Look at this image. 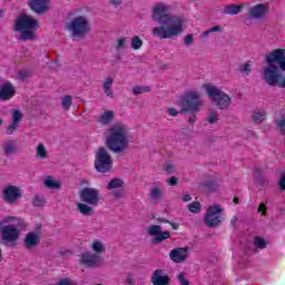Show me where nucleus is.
<instances>
[{
    "label": "nucleus",
    "mask_w": 285,
    "mask_h": 285,
    "mask_svg": "<svg viewBox=\"0 0 285 285\" xmlns=\"http://www.w3.org/2000/svg\"><path fill=\"white\" fill-rule=\"evenodd\" d=\"M168 9L164 4H157L153 8L151 19L160 23L151 30V35L157 39H173L184 32V20L177 16L166 13Z\"/></svg>",
    "instance_id": "obj_1"
},
{
    "label": "nucleus",
    "mask_w": 285,
    "mask_h": 285,
    "mask_svg": "<svg viewBox=\"0 0 285 285\" xmlns=\"http://www.w3.org/2000/svg\"><path fill=\"white\" fill-rule=\"evenodd\" d=\"M265 61L267 66L263 69V79L267 86L285 88V76L279 71L281 68L285 72V49L278 48L266 53ZM275 63H278L279 68Z\"/></svg>",
    "instance_id": "obj_2"
},
{
    "label": "nucleus",
    "mask_w": 285,
    "mask_h": 285,
    "mask_svg": "<svg viewBox=\"0 0 285 285\" xmlns=\"http://www.w3.org/2000/svg\"><path fill=\"white\" fill-rule=\"evenodd\" d=\"M129 144L126 126L116 124L107 129L106 146L114 155H124Z\"/></svg>",
    "instance_id": "obj_3"
},
{
    "label": "nucleus",
    "mask_w": 285,
    "mask_h": 285,
    "mask_svg": "<svg viewBox=\"0 0 285 285\" xmlns=\"http://www.w3.org/2000/svg\"><path fill=\"white\" fill-rule=\"evenodd\" d=\"M28 228V223L23 219H19L16 225H4L0 227V233L3 242L11 244V246H17V240L21 235V230Z\"/></svg>",
    "instance_id": "obj_4"
},
{
    "label": "nucleus",
    "mask_w": 285,
    "mask_h": 285,
    "mask_svg": "<svg viewBox=\"0 0 285 285\" xmlns=\"http://www.w3.org/2000/svg\"><path fill=\"white\" fill-rule=\"evenodd\" d=\"M205 91L207 92L209 99L219 108L220 110H226L232 104V98L226 92L222 91L214 85H204Z\"/></svg>",
    "instance_id": "obj_5"
},
{
    "label": "nucleus",
    "mask_w": 285,
    "mask_h": 285,
    "mask_svg": "<svg viewBox=\"0 0 285 285\" xmlns=\"http://www.w3.org/2000/svg\"><path fill=\"white\" fill-rule=\"evenodd\" d=\"M179 106H181V112H190V115H197L202 108V98L199 92L189 91L184 95L181 100L179 101Z\"/></svg>",
    "instance_id": "obj_6"
},
{
    "label": "nucleus",
    "mask_w": 285,
    "mask_h": 285,
    "mask_svg": "<svg viewBox=\"0 0 285 285\" xmlns=\"http://www.w3.org/2000/svg\"><path fill=\"white\" fill-rule=\"evenodd\" d=\"M94 166L97 173H110L112 170V157L105 147H99L95 154Z\"/></svg>",
    "instance_id": "obj_7"
},
{
    "label": "nucleus",
    "mask_w": 285,
    "mask_h": 285,
    "mask_svg": "<svg viewBox=\"0 0 285 285\" xmlns=\"http://www.w3.org/2000/svg\"><path fill=\"white\" fill-rule=\"evenodd\" d=\"M67 30L71 32L72 37L83 38L90 32V23L86 17L79 16L67 24Z\"/></svg>",
    "instance_id": "obj_8"
},
{
    "label": "nucleus",
    "mask_w": 285,
    "mask_h": 285,
    "mask_svg": "<svg viewBox=\"0 0 285 285\" xmlns=\"http://www.w3.org/2000/svg\"><path fill=\"white\" fill-rule=\"evenodd\" d=\"M224 209L219 205L209 206L204 217L205 225L208 228H217L222 225L224 220Z\"/></svg>",
    "instance_id": "obj_9"
},
{
    "label": "nucleus",
    "mask_w": 285,
    "mask_h": 285,
    "mask_svg": "<svg viewBox=\"0 0 285 285\" xmlns=\"http://www.w3.org/2000/svg\"><path fill=\"white\" fill-rule=\"evenodd\" d=\"M79 197L83 204L99 206L101 199H104V194L97 188L85 187L80 190Z\"/></svg>",
    "instance_id": "obj_10"
},
{
    "label": "nucleus",
    "mask_w": 285,
    "mask_h": 285,
    "mask_svg": "<svg viewBox=\"0 0 285 285\" xmlns=\"http://www.w3.org/2000/svg\"><path fill=\"white\" fill-rule=\"evenodd\" d=\"M16 30H39V20L29 14L20 16L16 21Z\"/></svg>",
    "instance_id": "obj_11"
},
{
    "label": "nucleus",
    "mask_w": 285,
    "mask_h": 285,
    "mask_svg": "<svg viewBox=\"0 0 285 285\" xmlns=\"http://www.w3.org/2000/svg\"><path fill=\"white\" fill-rule=\"evenodd\" d=\"M104 262L101 255L91 253V252H83L80 255V264L82 266H87V268H95L99 266Z\"/></svg>",
    "instance_id": "obj_12"
},
{
    "label": "nucleus",
    "mask_w": 285,
    "mask_h": 285,
    "mask_svg": "<svg viewBox=\"0 0 285 285\" xmlns=\"http://www.w3.org/2000/svg\"><path fill=\"white\" fill-rule=\"evenodd\" d=\"M2 198L6 204H17L21 199V189L14 185H10L2 191Z\"/></svg>",
    "instance_id": "obj_13"
},
{
    "label": "nucleus",
    "mask_w": 285,
    "mask_h": 285,
    "mask_svg": "<svg viewBox=\"0 0 285 285\" xmlns=\"http://www.w3.org/2000/svg\"><path fill=\"white\" fill-rule=\"evenodd\" d=\"M148 235L154 237V244H161V242H166V239H170V232L161 230V226L151 225L148 227Z\"/></svg>",
    "instance_id": "obj_14"
},
{
    "label": "nucleus",
    "mask_w": 285,
    "mask_h": 285,
    "mask_svg": "<svg viewBox=\"0 0 285 285\" xmlns=\"http://www.w3.org/2000/svg\"><path fill=\"white\" fill-rule=\"evenodd\" d=\"M271 6L268 3H259L249 9L248 16L250 19H264L268 14Z\"/></svg>",
    "instance_id": "obj_15"
},
{
    "label": "nucleus",
    "mask_w": 285,
    "mask_h": 285,
    "mask_svg": "<svg viewBox=\"0 0 285 285\" xmlns=\"http://www.w3.org/2000/svg\"><path fill=\"white\" fill-rule=\"evenodd\" d=\"M14 95H17V90L12 82L7 81L0 87V101H10Z\"/></svg>",
    "instance_id": "obj_16"
},
{
    "label": "nucleus",
    "mask_w": 285,
    "mask_h": 285,
    "mask_svg": "<svg viewBox=\"0 0 285 285\" xmlns=\"http://www.w3.org/2000/svg\"><path fill=\"white\" fill-rule=\"evenodd\" d=\"M48 0H29L28 6L36 14H46L48 12Z\"/></svg>",
    "instance_id": "obj_17"
},
{
    "label": "nucleus",
    "mask_w": 285,
    "mask_h": 285,
    "mask_svg": "<svg viewBox=\"0 0 285 285\" xmlns=\"http://www.w3.org/2000/svg\"><path fill=\"white\" fill-rule=\"evenodd\" d=\"M39 244H41V238L39 237V234L35 233V232H29L23 240V245L26 250H32L35 248H37V246H39Z\"/></svg>",
    "instance_id": "obj_18"
},
{
    "label": "nucleus",
    "mask_w": 285,
    "mask_h": 285,
    "mask_svg": "<svg viewBox=\"0 0 285 285\" xmlns=\"http://www.w3.org/2000/svg\"><path fill=\"white\" fill-rule=\"evenodd\" d=\"M169 257L171 261L175 262V264H181L184 262H186L187 257H188V248L187 247H177L174 248L170 253H169Z\"/></svg>",
    "instance_id": "obj_19"
},
{
    "label": "nucleus",
    "mask_w": 285,
    "mask_h": 285,
    "mask_svg": "<svg viewBox=\"0 0 285 285\" xmlns=\"http://www.w3.org/2000/svg\"><path fill=\"white\" fill-rule=\"evenodd\" d=\"M153 285H170V276L164 275V269H156L151 274Z\"/></svg>",
    "instance_id": "obj_20"
},
{
    "label": "nucleus",
    "mask_w": 285,
    "mask_h": 285,
    "mask_svg": "<svg viewBox=\"0 0 285 285\" xmlns=\"http://www.w3.org/2000/svg\"><path fill=\"white\" fill-rule=\"evenodd\" d=\"M1 148L7 157H12V155H17V141H14L13 139L6 140L1 145Z\"/></svg>",
    "instance_id": "obj_21"
},
{
    "label": "nucleus",
    "mask_w": 285,
    "mask_h": 285,
    "mask_svg": "<svg viewBox=\"0 0 285 285\" xmlns=\"http://www.w3.org/2000/svg\"><path fill=\"white\" fill-rule=\"evenodd\" d=\"M77 208L78 213H80V215H83L85 217H92V215H95V208H92V205H89L87 203H78Z\"/></svg>",
    "instance_id": "obj_22"
},
{
    "label": "nucleus",
    "mask_w": 285,
    "mask_h": 285,
    "mask_svg": "<svg viewBox=\"0 0 285 285\" xmlns=\"http://www.w3.org/2000/svg\"><path fill=\"white\" fill-rule=\"evenodd\" d=\"M253 66H255V62H253L252 60H248L239 65L238 71L240 72V75H243V77H248L250 72H253Z\"/></svg>",
    "instance_id": "obj_23"
},
{
    "label": "nucleus",
    "mask_w": 285,
    "mask_h": 285,
    "mask_svg": "<svg viewBox=\"0 0 285 285\" xmlns=\"http://www.w3.org/2000/svg\"><path fill=\"white\" fill-rule=\"evenodd\" d=\"M148 197H149V202L157 204V202H159V199L164 197V193L159 187H154L151 188Z\"/></svg>",
    "instance_id": "obj_24"
},
{
    "label": "nucleus",
    "mask_w": 285,
    "mask_h": 285,
    "mask_svg": "<svg viewBox=\"0 0 285 285\" xmlns=\"http://www.w3.org/2000/svg\"><path fill=\"white\" fill-rule=\"evenodd\" d=\"M242 10H244V6L242 4H229L227 7H225L224 9V14H239V12H242Z\"/></svg>",
    "instance_id": "obj_25"
},
{
    "label": "nucleus",
    "mask_w": 285,
    "mask_h": 285,
    "mask_svg": "<svg viewBox=\"0 0 285 285\" xmlns=\"http://www.w3.org/2000/svg\"><path fill=\"white\" fill-rule=\"evenodd\" d=\"M115 82V80L111 77H108L105 79L104 83H102V88L105 91V95L107 97H114L112 94V83Z\"/></svg>",
    "instance_id": "obj_26"
},
{
    "label": "nucleus",
    "mask_w": 285,
    "mask_h": 285,
    "mask_svg": "<svg viewBox=\"0 0 285 285\" xmlns=\"http://www.w3.org/2000/svg\"><path fill=\"white\" fill-rule=\"evenodd\" d=\"M112 119H115V112L107 110L100 116L98 121L99 124H102V126H106L107 124H110Z\"/></svg>",
    "instance_id": "obj_27"
},
{
    "label": "nucleus",
    "mask_w": 285,
    "mask_h": 285,
    "mask_svg": "<svg viewBox=\"0 0 285 285\" xmlns=\"http://www.w3.org/2000/svg\"><path fill=\"white\" fill-rule=\"evenodd\" d=\"M91 249L95 252L94 255H104L106 253V246L100 240H95L91 244Z\"/></svg>",
    "instance_id": "obj_28"
},
{
    "label": "nucleus",
    "mask_w": 285,
    "mask_h": 285,
    "mask_svg": "<svg viewBox=\"0 0 285 285\" xmlns=\"http://www.w3.org/2000/svg\"><path fill=\"white\" fill-rule=\"evenodd\" d=\"M124 179L121 178H114L107 185V190H115L117 188H124Z\"/></svg>",
    "instance_id": "obj_29"
},
{
    "label": "nucleus",
    "mask_w": 285,
    "mask_h": 285,
    "mask_svg": "<svg viewBox=\"0 0 285 285\" xmlns=\"http://www.w3.org/2000/svg\"><path fill=\"white\" fill-rule=\"evenodd\" d=\"M45 186L47 188H50V190H59V188H61V184H59L58 181H56L55 179H52V177L48 176L45 179Z\"/></svg>",
    "instance_id": "obj_30"
},
{
    "label": "nucleus",
    "mask_w": 285,
    "mask_h": 285,
    "mask_svg": "<svg viewBox=\"0 0 285 285\" xmlns=\"http://www.w3.org/2000/svg\"><path fill=\"white\" fill-rule=\"evenodd\" d=\"M253 244H254L255 248H259L261 250H264V248H266L268 243L266 242V239H264V237L255 236Z\"/></svg>",
    "instance_id": "obj_31"
},
{
    "label": "nucleus",
    "mask_w": 285,
    "mask_h": 285,
    "mask_svg": "<svg viewBox=\"0 0 285 285\" xmlns=\"http://www.w3.org/2000/svg\"><path fill=\"white\" fill-rule=\"evenodd\" d=\"M20 32L22 41H35V32H32V29H22Z\"/></svg>",
    "instance_id": "obj_32"
},
{
    "label": "nucleus",
    "mask_w": 285,
    "mask_h": 285,
    "mask_svg": "<svg viewBox=\"0 0 285 285\" xmlns=\"http://www.w3.org/2000/svg\"><path fill=\"white\" fill-rule=\"evenodd\" d=\"M36 155L39 159L48 158V150L46 149V146H43V144L38 145Z\"/></svg>",
    "instance_id": "obj_33"
},
{
    "label": "nucleus",
    "mask_w": 285,
    "mask_h": 285,
    "mask_svg": "<svg viewBox=\"0 0 285 285\" xmlns=\"http://www.w3.org/2000/svg\"><path fill=\"white\" fill-rule=\"evenodd\" d=\"M141 46H144V40H141V38H139V36H134L131 38V49L140 50Z\"/></svg>",
    "instance_id": "obj_34"
},
{
    "label": "nucleus",
    "mask_w": 285,
    "mask_h": 285,
    "mask_svg": "<svg viewBox=\"0 0 285 285\" xmlns=\"http://www.w3.org/2000/svg\"><path fill=\"white\" fill-rule=\"evenodd\" d=\"M144 92H150V86H137L132 88V94L137 97V95H144Z\"/></svg>",
    "instance_id": "obj_35"
},
{
    "label": "nucleus",
    "mask_w": 285,
    "mask_h": 285,
    "mask_svg": "<svg viewBox=\"0 0 285 285\" xmlns=\"http://www.w3.org/2000/svg\"><path fill=\"white\" fill-rule=\"evenodd\" d=\"M21 119H23V112L19 110H13L12 112V124H16L19 126L21 124Z\"/></svg>",
    "instance_id": "obj_36"
},
{
    "label": "nucleus",
    "mask_w": 285,
    "mask_h": 285,
    "mask_svg": "<svg viewBox=\"0 0 285 285\" xmlns=\"http://www.w3.org/2000/svg\"><path fill=\"white\" fill-rule=\"evenodd\" d=\"M61 106L63 110H70V106H72V97L71 96H65L62 98Z\"/></svg>",
    "instance_id": "obj_37"
},
{
    "label": "nucleus",
    "mask_w": 285,
    "mask_h": 285,
    "mask_svg": "<svg viewBox=\"0 0 285 285\" xmlns=\"http://www.w3.org/2000/svg\"><path fill=\"white\" fill-rule=\"evenodd\" d=\"M266 118V112H255L252 116V119L254 121V124H262V121H264V119Z\"/></svg>",
    "instance_id": "obj_38"
},
{
    "label": "nucleus",
    "mask_w": 285,
    "mask_h": 285,
    "mask_svg": "<svg viewBox=\"0 0 285 285\" xmlns=\"http://www.w3.org/2000/svg\"><path fill=\"white\" fill-rule=\"evenodd\" d=\"M190 213H199L202 210V204L199 202H194L187 206Z\"/></svg>",
    "instance_id": "obj_39"
},
{
    "label": "nucleus",
    "mask_w": 285,
    "mask_h": 285,
    "mask_svg": "<svg viewBox=\"0 0 285 285\" xmlns=\"http://www.w3.org/2000/svg\"><path fill=\"white\" fill-rule=\"evenodd\" d=\"M219 119V115L217 114V111H209L208 117H207V121L208 124H215L216 121H218Z\"/></svg>",
    "instance_id": "obj_40"
},
{
    "label": "nucleus",
    "mask_w": 285,
    "mask_h": 285,
    "mask_svg": "<svg viewBox=\"0 0 285 285\" xmlns=\"http://www.w3.org/2000/svg\"><path fill=\"white\" fill-rule=\"evenodd\" d=\"M45 204H46V199H43V197L35 196L32 200V205L36 206V208H41V206H43Z\"/></svg>",
    "instance_id": "obj_41"
},
{
    "label": "nucleus",
    "mask_w": 285,
    "mask_h": 285,
    "mask_svg": "<svg viewBox=\"0 0 285 285\" xmlns=\"http://www.w3.org/2000/svg\"><path fill=\"white\" fill-rule=\"evenodd\" d=\"M18 128L19 125H17L16 122H11L6 129V135H14V130H17Z\"/></svg>",
    "instance_id": "obj_42"
},
{
    "label": "nucleus",
    "mask_w": 285,
    "mask_h": 285,
    "mask_svg": "<svg viewBox=\"0 0 285 285\" xmlns=\"http://www.w3.org/2000/svg\"><path fill=\"white\" fill-rule=\"evenodd\" d=\"M257 212L261 213V215H262L263 217H266V215H268V207H266V204L261 203V204L258 205V210H257Z\"/></svg>",
    "instance_id": "obj_43"
},
{
    "label": "nucleus",
    "mask_w": 285,
    "mask_h": 285,
    "mask_svg": "<svg viewBox=\"0 0 285 285\" xmlns=\"http://www.w3.org/2000/svg\"><path fill=\"white\" fill-rule=\"evenodd\" d=\"M164 170H165V173H167V175H173V173H175V165H173L170 163H166L164 165Z\"/></svg>",
    "instance_id": "obj_44"
},
{
    "label": "nucleus",
    "mask_w": 285,
    "mask_h": 285,
    "mask_svg": "<svg viewBox=\"0 0 285 285\" xmlns=\"http://www.w3.org/2000/svg\"><path fill=\"white\" fill-rule=\"evenodd\" d=\"M178 282L180 283V285H190V282L186 279V274L184 273L178 274Z\"/></svg>",
    "instance_id": "obj_45"
},
{
    "label": "nucleus",
    "mask_w": 285,
    "mask_h": 285,
    "mask_svg": "<svg viewBox=\"0 0 285 285\" xmlns=\"http://www.w3.org/2000/svg\"><path fill=\"white\" fill-rule=\"evenodd\" d=\"M126 48V38H120L117 40V49L121 50Z\"/></svg>",
    "instance_id": "obj_46"
},
{
    "label": "nucleus",
    "mask_w": 285,
    "mask_h": 285,
    "mask_svg": "<svg viewBox=\"0 0 285 285\" xmlns=\"http://www.w3.org/2000/svg\"><path fill=\"white\" fill-rule=\"evenodd\" d=\"M167 184L168 186H177V184H179V178L178 177H170L168 180H167Z\"/></svg>",
    "instance_id": "obj_47"
},
{
    "label": "nucleus",
    "mask_w": 285,
    "mask_h": 285,
    "mask_svg": "<svg viewBox=\"0 0 285 285\" xmlns=\"http://www.w3.org/2000/svg\"><path fill=\"white\" fill-rule=\"evenodd\" d=\"M195 41V36L193 33H189L185 37V46H190Z\"/></svg>",
    "instance_id": "obj_48"
},
{
    "label": "nucleus",
    "mask_w": 285,
    "mask_h": 285,
    "mask_svg": "<svg viewBox=\"0 0 285 285\" xmlns=\"http://www.w3.org/2000/svg\"><path fill=\"white\" fill-rule=\"evenodd\" d=\"M277 127L279 128L282 135H285V119L278 120Z\"/></svg>",
    "instance_id": "obj_49"
},
{
    "label": "nucleus",
    "mask_w": 285,
    "mask_h": 285,
    "mask_svg": "<svg viewBox=\"0 0 285 285\" xmlns=\"http://www.w3.org/2000/svg\"><path fill=\"white\" fill-rule=\"evenodd\" d=\"M135 284H136V281L132 277V274H128L126 278V285H135Z\"/></svg>",
    "instance_id": "obj_50"
},
{
    "label": "nucleus",
    "mask_w": 285,
    "mask_h": 285,
    "mask_svg": "<svg viewBox=\"0 0 285 285\" xmlns=\"http://www.w3.org/2000/svg\"><path fill=\"white\" fill-rule=\"evenodd\" d=\"M167 114L169 115V117H177V115H179V111L175 108H169L167 109Z\"/></svg>",
    "instance_id": "obj_51"
},
{
    "label": "nucleus",
    "mask_w": 285,
    "mask_h": 285,
    "mask_svg": "<svg viewBox=\"0 0 285 285\" xmlns=\"http://www.w3.org/2000/svg\"><path fill=\"white\" fill-rule=\"evenodd\" d=\"M278 186H279L281 190H285V175L281 176Z\"/></svg>",
    "instance_id": "obj_52"
},
{
    "label": "nucleus",
    "mask_w": 285,
    "mask_h": 285,
    "mask_svg": "<svg viewBox=\"0 0 285 285\" xmlns=\"http://www.w3.org/2000/svg\"><path fill=\"white\" fill-rule=\"evenodd\" d=\"M114 197H115L116 199H121V197H124V191H121V190L115 191V193H114Z\"/></svg>",
    "instance_id": "obj_53"
},
{
    "label": "nucleus",
    "mask_w": 285,
    "mask_h": 285,
    "mask_svg": "<svg viewBox=\"0 0 285 285\" xmlns=\"http://www.w3.org/2000/svg\"><path fill=\"white\" fill-rule=\"evenodd\" d=\"M169 225L171 226L173 230H179V223L169 222Z\"/></svg>",
    "instance_id": "obj_54"
},
{
    "label": "nucleus",
    "mask_w": 285,
    "mask_h": 285,
    "mask_svg": "<svg viewBox=\"0 0 285 285\" xmlns=\"http://www.w3.org/2000/svg\"><path fill=\"white\" fill-rule=\"evenodd\" d=\"M158 224H170V220L168 218H157Z\"/></svg>",
    "instance_id": "obj_55"
},
{
    "label": "nucleus",
    "mask_w": 285,
    "mask_h": 285,
    "mask_svg": "<svg viewBox=\"0 0 285 285\" xmlns=\"http://www.w3.org/2000/svg\"><path fill=\"white\" fill-rule=\"evenodd\" d=\"M196 119H197V116L195 114H191L188 121H189V124H195Z\"/></svg>",
    "instance_id": "obj_56"
},
{
    "label": "nucleus",
    "mask_w": 285,
    "mask_h": 285,
    "mask_svg": "<svg viewBox=\"0 0 285 285\" xmlns=\"http://www.w3.org/2000/svg\"><path fill=\"white\" fill-rule=\"evenodd\" d=\"M222 28L219 26H215L212 29H209V32H219Z\"/></svg>",
    "instance_id": "obj_57"
},
{
    "label": "nucleus",
    "mask_w": 285,
    "mask_h": 285,
    "mask_svg": "<svg viewBox=\"0 0 285 285\" xmlns=\"http://www.w3.org/2000/svg\"><path fill=\"white\" fill-rule=\"evenodd\" d=\"M111 6H121V0H110Z\"/></svg>",
    "instance_id": "obj_58"
},
{
    "label": "nucleus",
    "mask_w": 285,
    "mask_h": 285,
    "mask_svg": "<svg viewBox=\"0 0 285 285\" xmlns=\"http://www.w3.org/2000/svg\"><path fill=\"white\" fill-rule=\"evenodd\" d=\"M193 197H190V195H185L183 196V202H191Z\"/></svg>",
    "instance_id": "obj_59"
},
{
    "label": "nucleus",
    "mask_w": 285,
    "mask_h": 285,
    "mask_svg": "<svg viewBox=\"0 0 285 285\" xmlns=\"http://www.w3.org/2000/svg\"><path fill=\"white\" fill-rule=\"evenodd\" d=\"M19 76H20L21 79H26V77H28V72L20 71Z\"/></svg>",
    "instance_id": "obj_60"
},
{
    "label": "nucleus",
    "mask_w": 285,
    "mask_h": 285,
    "mask_svg": "<svg viewBox=\"0 0 285 285\" xmlns=\"http://www.w3.org/2000/svg\"><path fill=\"white\" fill-rule=\"evenodd\" d=\"M4 16H6V11L0 10V19H3Z\"/></svg>",
    "instance_id": "obj_61"
},
{
    "label": "nucleus",
    "mask_w": 285,
    "mask_h": 285,
    "mask_svg": "<svg viewBox=\"0 0 285 285\" xmlns=\"http://www.w3.org/2000/svg\"><path fill=\"white\" fill-rule=\"evenodd\" d=\"M204 37H208V35H210V30H206L203 32Z\"/></svg>",
    "instance_id": "obj_62"
},
{
    "label": "nucleus",
    "mask_w": 285,
    "mask_h": 285,
    "mask_svg": "<svg viewBox=\"0 0 285 285\" xmlns=\"http://www.w3.org/2000/svg\"><path fill=\"white\" fill-rule=\"evenodd\" d=\"M261 170L259 169H255L254 170V177H257V175H259Z\"/></svg>",
    "instance_id": "obj_63"
},
{
    "label": "nucleus",
    "mask_w": 285,
    "mask_h": 285,
    "mask_svg": "<svg viewBox=\"0 0 285 285\" xmlns=\"http://www.w3.org/2000/svg\"><path fill=\"white\" fill-rule=\"evenodd\" d=\"M234 203L239 204V198L234 197Z\"/></svg>",
    "instance_id": "obj_64"
}]
</instances>
